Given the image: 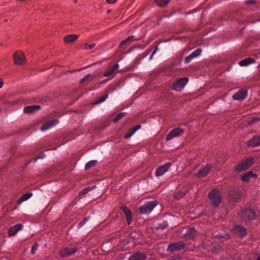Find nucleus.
Instances as JSON below:
<instances>
[{
	"label": "nucleus",
	"instance_id": "nucleus-32",
	"mask_svg": "<svg viewBox=\"0 0 260 260\" xmlns=\"http://www.w3.org/2000/svg\"><path fill=\"white\" fill-rule=\"evenodd\" d=\"M125 114L126 113L125 112H121V113H119L118 115H116V116L113 119L114 122H115V123L117 122L118 120H119L122 118H123L125 116Z\"/></svg>",
	"mask_w": 260,
	"mask_h": 260
},
{
	"label": "nucleus",
	"instance_id": "nucleus-27",
	"mask_svg": "<svg viewBox=\"0 0 260 260\" xmlns=\"http://www.w3.org/2000/svg\"><path fill=\"white\" fill-rule=\"evenodd\" d=\"M255 62V60L252 58H247L241 60L239 64L240 66L244 67L247 66L250 64L254 63Z\"/></svg>",
	"mask_w": 260,
	"mask_h": 260
},
{
	"label": "nucleus",
	"instance_id": "nucleus-25",
	"mask_svg": "<svg viewBox=\"0 0 260 260\" xmlns=\"http://www.w3.org/2000/svg\"><path fill=\"white\" fill-rule=\"evenodd\" d=\"M79 35H69L64 37V41L67 43H72L76 41Z\"/></svg>",
	"mask_w": 260,
	"mask_h": 260
},
{
	"label": "nucleus",
	"instance_id": "nucleus-9",
	"mask_svg": "<svg viewBox=\"0 0 260 260\" xmlns=\"http://www.w3.org/2000/svg\"><path fill=\"white\" fill-rule=\"evenodd\" d=\"M77 251L76 247H66L60 251L59 255L62 257H67L74 254Z\"/></svg>",
	"mask_w": 260,
	"mask_h": 260
},
{
	"label": "nucleus",
	"instance_id": "nucleus-14",
	"mask_svg": "<svg viewBox=\"0 0 260 260\" xmlns=\"http://www.w3.org/2000/svg\"><path fill=\"white\" fill-rule=\"evenodd\" d=\"M58 123V121L57 119H54L47 121L42 125L41 127V130L42 132H45L53 127V126L56 125Z\"/></svg>",
	"mask_w": 260,
	"mask_h": 260
},
{
	"label": "nucleus",
	"instance_id": "nucleus-6",
	"mask_svg": "<svg viewBox=\"0 0 260 260\" xmlns=\"http://www.w3.org/2000/svg\"><path fill=\"white\" fill-rule=\"evenodd\" d=\"M185 243L182 241L170 244L167 248V250L170 252L179 251L184 248Z\"/></svg>",
	"mask_w": 260,
	"mask_h": 260
},
{
	"label": "nucleus",
	"instance_id": "nucleus-10",
	"mask_svg": "<svg viewBox=\"0 0 260 260\" xmlns=\"http://www.w3.org/2000/svg\"><path fill=\"white\" fill-rule=\"evenodd\" d=\"M118 63L115 64L113 66L108 68L104 73L105 77L111 76L110 79H112L117 73V70L119 68Z\"/></svg>",
	"mask_w": 260,
	"mask_h": 260
},
{
	"label": "nucleus",
	"instance_id": "nucleus-43",
	"mask_svg": "<svg viewBox=\"0 0 260 260\" xmlns=\"http://www.w3.org/2000/svg\"><path fill=\"white\" fill-rule=\"evenodd\" d=\"M150 51L151 49H148L147 50H146L143 53V56L142 58L145 57L146 56H147L149 54Z\"/></svg>",
	"mask_w": 260,
	"mask_h": 260
},
{
	"label": "nucleus",
	"instance_id": "nucleus-18",
	"mask_svg": "<svg viewBox=\"0 0 260 260\" xmlns=\"http://www.w3.org/2000/svg\"><path fill=\"white\" fill-rule=\"evenodd\" d=\"M22 225L20 223L16 224L15 225L10 228L8 230V234L10 236H13L22 228Z\"/></svg>",
	"mask_w": 260,
	"mask_h": 260
},
{
	"label": "nucleus",
	"instance_id": "nucleus-42",
	"mask_svg": "<svg viewBox=\"0 0 260 260\" xmlns=\"http://www.w3.org/2000/svg\"><path fill=\"white\" fill-rule=\"evenodd\" d=\"M245 3L247 5H253L255 3V0H247Z\"/></svg>",
	"mask_w": 260,
	"mask_h": 260
},
{
	"label": "nucleus",
	"instance_id": "nucleus-20",
	"mask_svg": "<svg viewBox=\"0 0 260 260\" xmlns=\"http://www.w3.org/2000/svg\"><path fill=\"white\" fill-rule=\"evenodd\" d=\"M146 255L142 252H137L132 254L128 258V260H145Z\"/></svg>",
	"mask_w": 260,
	"mask_h": 260
},
{
	"label": "nucleus",
	"instance_id": "nucleus-2",
	"mask_svg": "<svg viewBox=\"0 0 260 260\" xmlns=\"http://www.w3.org/2000/svg\"><path fill=\"white\" fill-rule=\"evenodd\" d=\"M208 196L212 205L214 207H217L221 201V196L220 192L216 189L211 190Z\"/></svg>",
	"mask_w": 260,
	"mask_h": 260
},
{
	"label": "nucleus",
	"instance_id": "nucleus-48",
	"mask_svg": "<svg viewBox=\"0 0 260 260\" xmlns=\"http://www.w3.org/2000/svg\"><path fill=\"white\" fill-rule=\"evenodd\" d=\"M166 226V224L165 223V225H164V226L162 227V228H165Z\"/></svg>",
	"mask_w": 260,
	"mask_h": 260
},
{
	"label": "nucleus",
	"instance_id": "nucleus-19",
	"mask_svg": "<svg viewBox=\"0 0 260 260\" xmlns=\"http://www.w3.org/2000/svg\"><path fill=\"white\" fill-rule=\"evenodd\" d=\"M40 108V106L38 105L26 106L24 107L23 112L26 114H32L38 111Z\"/></svg>",
	"mask_w": 260,
	"mask_h": 260
},
{
	"label": "nucleus",
	"instance_id": "nucleus-16",
	"mask_svg": "<svg viewBox=\"0 0 260 260\" xmlns=\"http://www.w3.org/2000/svg\"><path fill=\"white\" fill-rule=\"evenodd\" d=\"M201 49L199 48L196 49L195 51L192 52L189 55H188L185 58V63H188L189 62H190L193 58L199 56L201 54Z\"/></svg>",
	"mask_w": 260,
	"mask_h": 260
},
{
	"label": "nucleus",
	"instance_id": "nucleus-33",
	"mask_svg": "<svg viewBox=\"0 0 260 260\" xmlns=\"http://www.w3.org/2000/svg\"><path fill=\"white\" fill-rule=\"evenodd\" d=\"M91 77V74H87L85 75L83 78H82L80 81L81 84H83L86 83V82H89V79Z\"/></svg>",
	"mask_w": 260,
	"mask_h": 260
},
{
	"label": "nucleus",
	"instance_id": "nucleus-38",
	"mask_svg": "<svg viewBox=\"0 0 260 260\" xmlns=\"http://www.w3.org/2000/svg\"><path fill=\"white\" fill-rule=\"evenodd\" d=\"M38 245L37 244L34 245L32 246L31 249V253L32 254H34L35 253L36 251L37 250V249L38 248Z\"/></svg>",
	"mask_w": 260,
	"mask_h": 260
},
{
	"label": "nucleus",
	"instance_id": "nucleus-40",
	"mask_svg": "<svg viewBox=\"0 0 260 260\" xmlns=\"http://www.w3.org/2000/svg\"><path fill=\"white\" fill-rule=\"evenodd\" d=\"M45 157V154H44L43 153H40L38 155V156L35 159V161H36L38 159H42V158H44Z\"/></svg>",
	"mask_w": 260,
	"mask_h": 260
},
{
	"label": "nucleus",
	"instance_id": "nucleus-3",
	"mask_svg": "<svg viewBox=\"0 0 260 260\" xmlns=\"http://www.w3.org/2000/svg\"><path fill=\"white\" fill-rule=\"evenodd\" d=\"M156 201L146 202L140 208V213L142 214H148L157 205Z\"/></svg>",
	"mask_w": 260,
	"mask_h": 260
},
{
	"label": "nucleus",
	"instance_id": "nucleus-39",
	"mask_svg": "<svg viewBox=\"0 0 260 260\" xmlns=\"http://www.w3.org/2000/svg\"><path fill=\"white\" fill-rule=\"evenodd\" d=\"M158 50V49L157 47H156L155 48L154 50L152 53L151 55H150V56L149 57V60H151L152 59L153 55L156 53V52Z\"/></svg>",
	"mask_w": 260,
	"mask_h": 260
},
{
	"label": "nucleus",
	"instance_id": "nucleus-50",
	"mask_svg": "<svg viewBox=\"0 0 260 260\" xmlns=\"http://www.w3.org/2000/svg\"><path fill=\"white\" fill-rule=\"evenodd\" d=\"M255 118H253V122H254V121H255Z\"/></svg>",
	"mask_w": 260,
	"mask_h": 260
},
{
	"label": "nucleus",
	"instance_id": "nucleus-36",
	"mask_svg": "<svg viewBox=\"0 0 260 260\" xmlns=\"http://www.w3.org/2000/svg\"><path fill=\"white\" fill-rule=\"evenodd\" d=\"M186 192H176L175 194V198L177 199H180L183 197H184L185 194H186Z\"/></svg>",
	"mask_w": 260,
	"mask_h": 260
},
{
	"label": "nucleus",
	"instance_id": "nucleus-8",
	"mask_svg": "<svg viewBox=\"0 0 260 260\" xmlns=\"http://www.w3.org/2000/svg\"><path fill=\"white\" fill-rule=\"evenodd\" d=\"M13 59L17 65H23L26 61L25 55L21 51L16 52L14 54Z\"/></svg>",
	"mask_w": 260,
	"mask_h": 260
},
{
	"label": "nucleus",
	"instance_id": "nucleus-41",
	"mask_svg": "<svg viewBox=\"0 0 260 260\" xmlns=\"http://www.w3.org/2000/svg\"><path fill=\"white\" fill-rule=\"evenodd\" d=\"M86 221H87V219L86 218L83 219L82 221H81V222H80L78 223V226L79 228L81 227L82 226H83L84 224V223L86 222Z\"/></svg>",
	"mask_w": 260,
	"mask_h": 260
},
{
	"label": "nucleus",
	"instance_id": "nucleus-29",
	"mask_svg": "<svg viewBox=\"0 0 260 260\" xmlns=\"http://www.w3.org/2000/svg\"><path fill=\"white\" fill-rule=\"evenodd\" d=\"M171 0H155V3L157 6L161 7L166 6Z\"/></svg>",
	"mask_w": 260,
	"mask_h": 260
},
{
	"label": "nucleus",
	"instance_id": "nucleus-1",
	"mask_svg": "<svg viewBox=\"0 0 260 260\" xmlns=\"http://www.w3.org/2000/svg\"><path fill=\"white\" fill-rule=\"evenodd\" d=\"M256 213L251 208H245L239 212V216L244 222L250 221L256 217Z\"/></svg>",
	"mask_w": 260,
	"mask_h": 260
},
{
	"label": "nucleus",
	"instance_id": "nucleus-47",
	"mask_svg": "<svg viewBox=\"0 0 260 260\" xmlns=\"http://www.w3.org/2000/svg\"><path fill=\"white\" fill-rule=\"evenodd\" d=\"M134 48H134H133L132 49H131V50H129V51H128V52H131V51H132Z\"/></svg>",
	"mask_w": 260,
	"mask_h": 260
},
{
	"label": "nucleus",
	"instance_id": "nucleus-26",
	"mask_svg": "<svg viewBox=\"0 0 260 260\" xmlns=\"http://www.w3.org/2000/svg\"><path fill=\"white\" fill-rule=\"evenodd\" d=\"M33 194L31 192H28L23 194L18 200L17 204L20 205L22 202L27 201L32 196Z\"/></svg>",
	"mask_w": 260,
	"mask_h": 260
},
{
	"label": "nucleus",
	"instance_id": "nucleus-44",
	"mask_svg": "<svg viewBox=\"0 0 260 260\" xmlns=\"http://www.w3.org/2000/svg\"><path fill=\"white\" fill-rule=\"evenodd\" d=\"M117 0H106L107 2L109 4H114Z\"/></svg>",
	"mask_w": 260,
	"mask_h": 260
},
{
	"label": "nucleus",
	"instance_id": "nucleus-21",
	"mask_svg": "<svg viewBox=\"0 0 260 260\" xmlns=\"http://www.w3.org/2000/svg\"><path fill=\"white\" fill-rule=\"evenodd\" d=\"M197 232L193 227L188 228L185 233V237L187 238L192 239L196 237Z\"/></svg>",
	"mask_w": 260,
	"mask_h": 260
},
{
	"label": "nucleus",
	"instance_id": "nucleus-23",
	"mask_svg": "<svg viewBox=\"0 0 260 260\" xmlns=\"http://www.w3.org/2000/svg\"><path fill=\"white\" fill-rule=\"evenodd\" d=\"M249 146L255 147L260 145V136H255L247 142Z\"/></svg>",
	"mask_w": 260,
	"mask_h": 260
},
{
	"label": "nucleus",
	"instance_id": "nucleus-22",
	"mask_svg": "<svg viewBox=\"0 0 260 260\" xmlns=\"http://www.w3.org/2000/svg\"><path fill=\"white\" fill-rule=\"evenodd\" d=\"M241 193L238 190H233L230 194V200L234 202H237L241 199Z\"/></svg>",
	"mask_w": 260,
	"mask_h": 260
},
{
	"label": "nucleus",
	"instance_id": "nucleus-11",
	"mask_svg": "<svg viewBox=\"0 0 260 260\" xmlns=\"http://www.w3.org/2000/svg\"><path fill=\"white\" fill-rule=\"evenodd\" d=\"M247 92V90L245 89H240L233 95V98L235 100L242 101L246 98Z\"/></svg>",
	"mask_w": 260,
	"mask_h": 260
},
{
	"label": "nucleus",
	"instance_id": "nucleus-30",
	"mask_svg": "<svg viewBox=\"0 0 260 260\" xmlns=\"http://www.w3.org/2000/svg\"><path fill=\"white\" fill-rule=\"evenodd\" d=\"M254 176L253 174L251 172H249L245 174H244L242 178V179L243 181L247 182L248 181L250 178H252Z\"/></svg>",
	"mask_w": 260,
	"mask_h": 260
},
{
	"label": "nucleus",
	"instance_id": "nucleus-34",
	"mask_svg": "<svg viewBox=\"0 0 260 260\" xmlns=\"http://www.w3.org/2000/svg\"><path fill=\"white\" fill-rule=\"evenodd\" d=\"M107 97H108V94L103 95L102 96L100 97L99 99H98V100L95 102V104H99V103L104 102L106 100Z\"/></svg>",
	"mask_w": 260,
	"mask_h": 260
},
{
	"label": "nucleus",
	"instance_id": "nucleus-4",
	"mask_svg": "<svg viewBox=\"0 0 260 260\" xmlns=\"http://www.w3.org/2000/svg\"><path fill=\"white\" fill-rule=\"evenodd\" d=\"M188 81L187 77H182L177 79L173 84L172 88L175 91L181 90Z\"/></svg>",
	"mask_w": 260,
	"mask_h": 260
},
{
	"label": "nucleus",
	"instance_id": "nucleus-35",
	"mask_svg": "<svg viewBox=\"0 0 260 260\" xmlns=\"http://www.w3.org/2000/svg\"><path fill=\"white\" fill-rule=\"evenodd\" d=\"M93 188V187H89L86 188H84L80 192L79 195L83 196V195L85 194L86 193H87V192H88L89 191L92 190Z\"/></svg>",
	"mask_w": 260,
	"mask_h": 260
},
{
	"label": "nucleus",
	"instance_id": "nucleus-31",
	"mask_svg": "<svg viewBox=\"0 0 260 260\" xmlns=\"http://www.w3.org/2000/svg\"><path fill=\"white\" fill-rule=\"evenodd\" d=\"M97 162L96 160H92L88 161L85 166V170H87L91 168L92 167L94 166Z\"/></svg>",
	"mask_w": 260,
	"mask_h": 260
},
{
	"label": "nucleus",
	"instance_id": "nucleus-12",
	"mask_svg": "<svg viewBox=\"0 0 260 260\" xmlns=\"http://www.w3.org/2000/svg\"><path fill=\"white\" fill-rule=\"evenodd\" d=\"M171 164L167 163L161 166L158 167L155 172V175L157 177L163 175L166 172H167L170 168Z\"/></svg>",
	"mask_w": 260,
	"mask_h": 260
},
{
	"label": "nucleus",
	"instance_id": "nucleus-15",
	"mask_svg": "<svg viewBox=\"0 0 260 260\" xmlns=\"http://www.w3.org/2000/svg\"><path fill=\"white\" fill-rule=\"evenodd\" d=\"M121 208L125 215L127 223L130 224L133 220L132 214L131 210L128 209L126 206L124 205L122 206Z\"/></svg>",
	"mask_w": 260,
	"mask_h": 260
},
{
	"label": "nucleus",
	"instance_id": "nucleus-46",
	"mask_svg": "<svg viewBox=\"0 0 260 260\" xmlns=\"http://www.w3.org/2000/svg\"><path fill=\"white\" fill-rule=\"evenodd\" d=\"M109 80V79H105L104 80H103V81H102V83H106V82H107Z\"/></svg>",
	"mask_w": 260,
	"mask_h": 260
},
{
	"label": "nucleus",
	"instance_id": "nucleus-13",
	"mask_svg": "<svg viewBox=\"0 0 260 260\" xmlns=\"http://www.w3.org/2000/svg\"><path fill=\"white\" fill-rule=\"evenodd\" d=\"M234 232L238 236L242 238L247 235L246 230L243 226L237 225L233 228Z\"/></svg>",
	"mask_w": 260,
	"mask_h": 260
},
{
	"label": "nucleus",
	"instance_id": "nucleus-17",
	"mask_svg": "<svg viewBox=\"0 0 260 260\" xmlns=\"http://www.w3.org/2000/svg\"><path fill=\"white\" fill-rule=\"evenodd\" d=\"M210 169V166L207 165L202 169L199 170L198 172L196 174V176L199 178L205 177L208 174Z\"/></svg>",
	"mask_w": 260,
	"mask_h": 260
},
{
	"label": "nucleus",
	"instance_id": "nucleus-24",
	"mask_svg": "<svg viewBox=\"0 0 260 260\" xmlns=\"http://www.w3.org/2000/svg\"><path fill=\"white\" fill-rule=\"evenodd\" d=\"M140 128H141V125H140V124L137 125L133 127L132 128L129 129L128 132L125 134V135L124 136L125 138V139L129 138L131 137H132L135 134V133Z\"/></svg>",
	"mask_w": 260,
	"mask_h": 260
},
{
	"label": "nucleus",
	"instance_id": "nucleus-45",
	"mask_svg": "<svg viewBox=\"0 0 260 260\" xmlns=\"http://www.w3.org/2000/svg\"><path fill=\"white\" fill-rule=\"evenodd\" d=\"M3 84V82L1 80H0V88L2 87Z\"/></svg>",
	"mask_w": 260,
	"mask_h": 260
},
{
	"label": "nucleus",
	"instance_id": "nucleus-7",
	"mask_svg": "<svg viewBox=\"0 0 260 260\" xmlns=\"http://www.w3.org/2000/svg\"><path fill=\"white\" fill-rule=\"evenodd\" d=\"M184 132L183 129L180 127L173 128L166 136V140L170 141L173 139L181 136Z\"/></svg>",
	"mask_w": 260,
	"mask_h": 260
},
{
	"label": "nucleus",
	"instance_id": "nucleus-49",
	"mask_svg": "<svg viewBox=\"0 0 260 260\" xmlns=\"http://www.w3.org/2000/svg\"><path fill=\"white\" fill-rule=\"evenodd\" d=\"M256 260H260V257H258Z\"/></svg>",
	"mask_w": 260,
	"mask_h": 260
},
{
	"label": "nucleus",
	"instance_id": "nucleus-28",
	"mask_svg": "<svg viewBox=\"0 0 260 260\" xmlns=\"http://www.w3.org/2000/svg\"><path fill=\"white\" fill-rule=\"evenodd\" d=\"M139 39H135L134 37L132 36L128 37L127 38H126L125 40L122 41L120 44V46L121 47H122L123 46L129 44L131 42L135 41H138L139 40Z\"/></svg>",
	"mask_w": 260,
	"mask_h": 260
},
{
	"label": "nucleus",
	"instance_id": "nucleus-37",
	"mask_svg": "<svg viewBox=\"0 0 260 260\" xmlns=\"http://www.w3.org/2000/svg\"><path fill=\"white\" fill-rule=\"evenodd\" d=\"M95 43H91L90 45L86 44H85V49H87V50L88 49H91L93 47H94L95 46Z\"/></svg>",
	"mask_w": 260,
	"mask_h": 260
},
{
	"label": "nucleus",
	"instance_id": "nucleus-5",
	"mask_svg": "<svg viewBox=\"0 0 260 260\" xmlns=\"http://www.w3.org/2000/svg\"><path fill=\"white\" fill-rule=\"evenodd\" d=\"M254 159L253 158H247L237 166L236 170L237 172H242L249 169L253 164Z\"/></svg>",
	"mask_w": 260,
	"mask_h": 260
}]
</instances>
